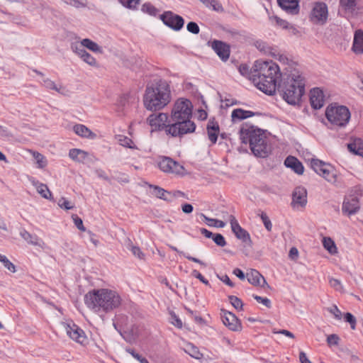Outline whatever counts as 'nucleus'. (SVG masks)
Returning a JSON list of instances; mask_svg holds the SVG:
<instances>
[{
  "instance_id": "2eb2a0df",
  "label": "nucleus",
  "mask_w": 363,
  "mask_h": 363,
  "mask_svg": "<svg viewBox=\"0 0 363 363\" xmlns=\"http://www.w3.org/2000/svg\"><path fill=\"white\" fill-rule=\"evenodd\" d=\"M169 121L167 114L163 113H152L147 118L149 125L154 130H162L164 128L166 130Z\"/></svg>"
},
{
  "instance_id": "473e14b6",
  "label": "nucleus",
  "mask_w": 363,
  "mask_h": 363,
  "mask_svg": "<svg viewBox=\"0 0 363 363\" xmlns=\"http://www.w3.org/2000/svg\"><path fill=\"white\" fill-rule=\"evenodd\" d=\"M350 152L363 157V140L360 138H356L352 143L347 145Z\"/></svg>"
},
{
  "instance_id": "052dcab7",
  "label": "nucleus",
  "mask_w": 363,
  "mask_h": 363,
  "mask_svg": "<svg viewBox=\"0 0 363 363\" xmlns=\"http://www.w3.org/2000/svg\"><path fill=\"white\" fill-rule=\"evenodd\" d=\"M130 250L135 257H137L140 259H144L145 254L141 251L139 247L132 245Z\"/></svg>"
},
{
  "instance_id": "bf43d9fd",
  "label": "nucleus",
  "mask_w": 363,
  "mask_h": 363,
  "mask_svg": "<svg viewBox=\"0 0 363 363\" xmlns=\"http://www.w3.org/2000/svg\"><path fill=\"white\" fill-rule=\"evenodd\" d=\"M126 351L128 353H130L135 359L138 360L140 363H148L149 362L146 358L143 357L141 355L136 353L133 350L127 349Z\"/></svg>"
},
{
  "instance_id": "c756f323",
  "label": "nucleus",
  "mask_w": 363,
  "mask_h": 363,
  "mask_svg": "<svg viewBox=\"0 0 363 363\" xmlns=\"http://www.w3.org/2000/svg\"><path fill=\"white\" fill-rule=\"evenodd\" d=\"M150 188L153 189L152 194L157 198L166 201H172V192L168 191L156 185L150 184Z\"/></svg>"
},
{
  "instance_id": "09e8293b",
  "label": "nucleus",
  "mask_w": 363,
  "mask_h": 363,
  "mask_svg": "<svg viewBox=\"0 0 363 363\" xmlns=\"http://www.w3.org/2000/svg\"><path fill=\"white\" fill-rule=\"evenodd\" d=\"M212 239L220 247H224L226 245L225 238L220 233L214 234Z\"/></svg>"
},
{
  "instance_id": "423d86ee",
  "label": "nucleus",
  "mask_w": 363,
  "mask_h": 363,
  "mask_svg": "<svg viewBox=\"0 0 363 363\" xmlns=\"http://www.w3.org/2000/svg\"><path fill=\"white\" fill-rule=\"evenodd\" d=\"M191 117L170 118L167 126L166 133L172 137H182L183 135L194 133L196 124L191 121Z\"/></svg>"
},
{
  "instance_id": "4d7b16f0",
  "label": "nucleus",
  "mask_w": 363,
  "mask_h": 363,
  "mask_svg": "<svg viewBox=\"0 0 363 363\" xmlns=\"http://www.w3.org/2000/svg\"><path fill=\"white\" fill-rule=\"evenodd\" d=\"M253 298L258 302L264 304L267 308H270L272 306L271 301L267 298H263L257 295H253Z\"/></svg>"
},
{
  "instance_id": "9d476101",
  "label": "nucleus",
  "mask_w": 363,
  "mask_h": 363,
  "mask_svg": "<svg viewBox=\"0 0 363 363\" xmlns=\"http://www.w3.org/2000/svg\"><path fill=\"white\" fill-rule=\"evenodd\" d=\"M67 335L78 343L84 345L86 342L84 332L73 321L69 320L62 323Z\"/></svg>"
},
{
  "instance_id": "f8f14e48",
  "label": "nucleus",
  "mask_w": 363,
  "mask_h": 363,
  "mask_svg": "<svg viewBox=\"0 0 363 363\" xmlns=\"http://www.w3.org/2000/svg\"><path fill=\"white\" fill-rule=\"evenodd\" d=\"M160 19L167 26L177 31L181 30L184 24L183 18L172 11H165L160 16Z\"/></svg>"
},
{
  "instance_id": "6ab92c4d",
  "label": "nucleus",
  "mask_w": 363,
  "mask_h": 363,
  "mask_svg": "<svg viewBox=\"0 0 363 363\" xmlns=\"http://www.w3.org/2000/svg\"><path fill=\"white\" fill-rule=\"evenodd\" d=\"M278 6L286 13L295 16L300 12V0H277Z\"/></svg>"
},
{
  "instance_id": "9b49d317",
  "label": "nucleus",
  "mask_w": 363,
  "mask_h": 363,
  "mask_svg": "<svg viewBox=\"0 0 363 363\" xmlns=\"http://www.w3.org/2000/svg\"><path fill=\"white\" fill-rule=\"evenodd\" d=\"M311 165L317 174L321 175L327 181L330 182H335L336 181V175L330 169V167L325 162L318 159H312Z\"/></svg>"
},
{
  "instance_id": "e2e57ef3",
  "label": "nucleus",
  "mask_w": 363,
  "mask_h": 363,
  "mask_svg": "<svg viewBox=\"0 0 363 363\" xmlns=\"http://www.w3.org/2000/svg\"><path fill=\"white\" fill-rule=\"evenodd\" d=\"M191 275L199 279L204 284L209 285V281L199 271L194 269L191 272Z\"/></svg>"
},
{
  "instance_id": "8fccbe9b",
  "label": "nucleus",
  "mask_w": 363,
  "mask_h": 363,
  "mask_svg": "<svg viewBox=\"0 0 363 363\" xmlns=\"http://www.w3.org/2000/svg\"><path fill=\"white\" fill-rule=\"evenodd\" d=\"M328 311L333 314L337 320H341L342 313L336 305H333L331 307L327 308Z\"/></svg>"
},
{
  "instance_id": "6e6552de",
  "label": "nucleus",
  "mask_w": 363,
  "mask_h": 363,
  "mask_svg": "<svg viewBox=\"0 0 363 363\" xmlns=\"http://www.w3.org/2000/svg\"><path fill=\"white\" fill-rule=\"evenodd\" d=\"M192 116V104L188 99H179L172 110L170 118H188Z\"/></svg>"
},
{
  "instance_id": "f03ea898",
  "label": "nucleus",
  "mask_w": 363,
  "mask_h": 363,
  "mask_svg": "<svg viewBox=\"0 0 363 363\" xmlns=\"http://www.w3.org/2000/svg\"><path fill=\"white\" fill-rule=\"evenodd\" d=\"M170 101L171 90L167 81L160 79L146 86L143 95V104L147 110L160 111L165 107Z\"/></svg>"
},
{
  "instance_id": "c03bdc74",
  "label": "nucleus",
  "mask_w": 363,
  "mask_h": 363,
  "mask_svg": "<svg viewBox=\"0 0 363 363\" xmlns=\"http://www.w3.org/2000/svg\"><path fill=\"white\" fill-rule=\"evenodd\" d=\"M228 298L230 301V303L235 309L239 311L243 310V303L240 298L235 296H229Z\"/></svg>"
},
{
  "instance_id": "37998d69",
  "label": "nucleus",
  "mask_w": 363,
  "mask_h": 363,
  "mask_svg": "<svg viewBox=\"0 0 363 363\" xmlns=\"http://www.w3.org/2000/svg\"><path fill=\"white\" fill-rule=\"evenodd\" d=\"M169 247H170V248H171L172 250H174V251L177 252V253H179V255H184V256L187 259L191 260V261H192V262H196V263H198V264H201V266H203V267H206V264L205 262H203V261L200 260L199 259L196 258V257H191V256H190V255H186L184 252L179 250H178L176 247H174V246H169Z\"/></svg>"
},
{
  "instance_id": "f704fd0d",
  "label": "nucleus",
  "mask_w": 363,
  "mask_h": 363,
  "mask_svg": "<svg viewBox=\"0 0 363 363\" xmlns=\"http://www.w3.org/2000/svg\"><path fill=\"white\" fill-rule=\"evenodd\" d=\"M80 45L82 46L81 48H86L95 53H102L101 48L97 43L89 38L83 39L80 42Z\"/></svg>"
},
{
  "instance_id": "4468645a",
  "label": "nucleus",
  "mask_w": 363,
  "mask_h": 363,
  "mask_svg": "<svg viewBox=\"0 0 363 363\" xmlns=\"http://www.w3.org/2000/svg\"><path fill=\"white\" fill-rule=\"evenodd\" d=\"M229 220L230 223L232 231L234 233L236 238L251 246L252 242L250 234L247 230H245L240 225L235 217L233 215H230L229 217Z\"/></svg>"
},
{
  "instance_id": "0e129e2a",
  "label": "nucleus",
  "mask_w": 363,
  "mask_h": 363,
  "mask_svg": "<svg viewBox=\"0 0 363 363\" xmlns=\"http://www.w3.org/2000/svg\"><path fill=\"white\" fill-rule=\"evenodd\" d=\"M120 323L121 325H123V326L126 328H128L129 325H128V317L125 316V315H119L118 318H117V320H116V323H115V325L117 326L118 329L119 328L118 326V323Z\"/></svg>"
},
{
  "instance_id": "3c124183",
  "label": "nucleus",
  "mask_w": 363,
  "mask_h": 363,
  "mask_svg": "<svg viewBox=\"0 0 363 363\" xmlns=\"http://www.w3.org/2000/svg\"><path fill=\"white\" fill-rule=\"evenodd\" d=\"M124 6L129 9H135L139 4L140 0H118Z\"/></svg>"
},
{
  "instance_id": "20e7f679",
  "label": "nucleus",
  "mask_w": 363,
  "mask_h": 363,
  "mask_svg": "<svg viewBox=\"0 0 363 363\" xmlns=\"http://www.w3.org/2000/svg\"><path fill=\"white\" fill-rule=\"evenodd\" d=\"M89 308L97 313H108L113 309V294L107 289H94L84 296Z\"/></svg>"
},
{
  "instance_id": "393cba45",
  "label": "nucleus",
  "mask_w": 363,
  "mask_h": 363,
  "mask_svg": "<svg viewBox=\"0 0 363 363\" xmlns=\"http://www.w3.org/2000/svg\"><path fill=\"white\" fill-rule=\"evenodd\" d=\"M72 130L76 135L83 138L94 140L97 136L95 133L83 124H75Z\"/></svg>"
},
{
  "instance_id": "774afa93",
  "label": "nucleus",
  "mask_w": 363,
  "mask_h": 363,
  "mask_svg": "<svg viewBox=\"0 0 363 363\" xmlns=\"http://www.w3.org/2000/svg\"><path fill=\"white\" fill-rule=\"evenodd\" d=\"M172 323L174 326H176L178 328H182V320L174 313L172 314Z\"/></svg>"
},
{
  "instance_id": "a19ab883",
  "label": "nucleus",
  "mask_w": 363,
  "mask_h": 363,
  "mask_svg": "<svg viewBox=\"0 0 363 363\" xmlns=\"http://www.w3.org/2000/svg\"><path fill=\"white\" fill-rule=\"evenodd\" d=\"M31 153L35 160L38 168L43 169L47 165V160L42 154L35 151H32Z\"/></svg>"
},
{
  "instance_id": "7c9ffc66",
  "label": "nucleus",
  "mask_w": 363,
  "mask_h": 363,
  "mask_svg": "<svg viewBox=\"0 0 363 363\" xmlns=\"http://www.w3.org/2000/svg\"><path fill=\"white\" fill-rule=\"evenodd\" d=\"M43 85L48 89L55 90L60 94L67 95L69 91L62 85L57 86L52 80L46 78L43 80Z\"/></svg>"
},
{
  "instance_id": "a878e982",
  "label": "nucleus",
  "mask_w": 363,
  "mask_h": 363,
  "mask_svg": "<svg viewBox=\"0 0 363 363\" xmlns=\"http://www.w3.org/2000/svg\"><path fill=\"white\" fill-rule=\"evenodd\" d=\"M207 133L208 139L213 144H215L218 139V135L220 132L219 125L214 118L210 119L207 124Z\"/></svg>"
},
{
  "instance_id": "5701e85b",
  "label": "nucleus",
  "mask_w": 363,
  "mask_h": 363,
  "mask_svg": "<svg viewBox=\"0 0 363 363\" xmlns=\"http://www.w3.org/2000/svg\"><path fill=\"white\" fill-rule=\"evenodd\" d=\"M292 203L303 207L307 203V191L303 186H297L292 194Z\"/></svg>"
},
{
  "instance_id": "69168bd1",
  "label": "nucleus",
  "mask_w": 363,
  "mask_h": 363,
  "mask_svg": "<svg viewBox=\"0 0 363 363\" xmlns=\"http://www.w3.org/2000/svg\"><path fill=\"white\" fill-rule=\"evenodd\" d=\"M330 284L337 291H340L342 289L340 281L338 279L331 278L329 281Z\"/></svg>"
},
{
  "instance_id": "680f3d73",
  "label": "nucleus",
  "mask_w": 363,
  "mask_h": 363,
  "mask_svg": "<svg viewBox=\"0 0 363 363\" xmlns=\"http://www.w3.org/2000/svg\"><path fill=\"white\" fill-rule=\"evenodd\" d=\"M129 97V93H125L121 95L118 100V106L124 107L128 104Z\"/></svg>"
},
{
  "instance_id": "0eeeda50",
  "label": "nucleus",
  "mask_w": 363,
  "mask_h": 363,
  "mask_svg": "<svg viewBox=\"0 0 363 363\" xmlns=\"http://www.w3.org/2000/svg\"><path fill=\"white\" fill-rule=\"evenodd\" d=\"M327 119L337 126L345 125L350 118V112L345 106H328L325 111Z\"/></svg>"
},
{
  "instance_id": "f257e3e1",
  "label": "nucleus",
  "mask_w": 363,
  "mask_h": 363,
  "mask_svg": "<svg viewBox=\"0 0 363 363\" xmlns=\"http://www.w3.org/2000/svg\"><path fill=\"white\" fill-rule=\"evenodd\" d=\"M284 74L280 72L279 66L272 61H256L251 79L254 84L267 95H273L277 91L278 79Z\"/></svg>"
},
{
  "instance_id": "b1692460",
  "label": "nucleus",
  "mask_w": 363,
  "mask_h": 363,
  "mask_svg": "<svg viewBox=\"0 0 363 363\" xmlns=\"http://www.w3.org/2000/svg\"><path fill=\"white\" fill-rule=\"evenodd\" d=\"M310 102L314 109L320 108L324 104L323 91L319 88H314L310 92Z\"/></svg>"
},
{
  "instance_id": "4c0bfd02",
  "label": "nucleus",
  "mask_w": 363,
  "mask_h": 363,
  "mask_svg": "<svg viewBox=\"0 0 363 363\" xmlns=\"http://www.w3.org/2000/svg\"><path fill=\"white\" fill-rule=\"evenodd\" d=\"M115 138L118 140L119 144L123 147H128L130 149H138L133 141L126 136L119 135L115 136Z\"/></svg>"
},
{
  "instance_id": "c85d7f7f",
  "label": "nucleus",
  "mask_w": 363,
  "mask_h": 363,
  "mask_svg": "<svg viewBox=\"0 0 363 363\" xmlns=\"http://www.w3.org/2000/svg\"><path fill=\"white\" fill-rule=\"evenodd\" d=\"M352 50L356 54L363 53V31L361 30H357L354 33Z\"/></svg>"
},
{
  "instance_id": "79ce46f5",
  "label": "nucleus",
  "mask_w": 363,
  "mask_h": 363,
  "mask_svg": "<svg viewBox=\"0 0 363 363\" xmlns=\"http://www.w3.org/2000/svg\"><path fill=\"white\" fill-rule=\"evenodd\" d=\"M206 7L211 8L213 10L220 11L223 10L222 5L217 0H199Z\"/></svg>"
},
{
  "instance_id": "412c9836",
  "label": "nucleus",
  "mask_w": 363,
  "mask_h": 363,
  "mask_svg": "<svg viewBox=\"0 0 363 363\" xmlns=\"http://www.w3.org/2000/svg\"><path fill=\"white\" fill-rule=\"evenodd\" d=\"M118 329L115 325V329L118 330L122 337L128 342L132 343L135 342L138 336L137 328L134 325H130L125 328L123 325L118 323Z\"/></svg>"
},
{
  "instance_id": "aec40b11",
  "label": "nucleus",
  "mask_w": 363,
  "mask_h": 363,
  "mask_svg": "<svg viewBox=\"0 0 363 363\" xmlns=\"http://www.w3.org/2000/svg\"><path fill=\"white\" fill-rule=\"evenodd\" d=\"M212 48L223 61L225 62L229 59L230 48L227 43L215 40L212 43Z\"/></svg>"
},
{
  "instance_id": "49530a36",
  "label": "nucleus",
  "mask_w": 363,
  "mask_h": 363,
  "mask_svg": "<svg viewBox=\"0 0 363 363\" xmlns=\"http://www.w3.org/2000/svg\"><path fill=\"white\" fill-rule=\"evenodd\" d=\"M142 11L152 16H156L158 11L157 9L150 3L144 4L142 6Z\"/></svg>"
},
{
  "instance_id": "6e6d98bb",
  "label": "nucleus",
  "mask_w": 363,
  "mask_h": 363,
  "mask_svg": "<svg viewBox=\"0 0 363 363\" xmlns=\"http://www.w3.org/2000/svg\"><path fill=\"white\" fill-rule=\"evenodd\" d=\"M187 30L193 34H198L200 31L198 24L195 22H189L186 26Z\"/></svg>"
},
{
  "instance_id": "72a5a7b5",
  "label": "nucleus",
  "mask_w": 363,
  "mask_h": 363,
  "mask_svg": "<svg viewBox=\"0 0 363 363\" xmlns=\"http://www.w3.org/2000/svg\"><path fill=\"white\" fill-rule=\"evenodd\" d=\"M75 52L84 61L91 66H96L95 58L88 53L84 48L76 47Z\"/></svg>"
},
{
  "instance_id": "dca6fc26",
  "label": "nucleus",
  "mask_w": 363,
  "mask_h": 363,
  "mask_svg": "<svg viewBox=\"0 0 363 363\" xmlns=\"http://www.w3.org/2000/svg\"><path fill=\"white\" fill-rule=\"evenodd\" d=\"M360 208L359 201L357 197L350 195L346 196L342 203V213L347 216L355 214Z\"/></svg>"
},
{
  "instance_id": "c9c22d12",
  "label": "nucleus",
  "mask_w": 363,
  "mask_h": 363,
  "mask_svg": "<svg viewBox=\"0 0 363 363\" xmlns=\"http://www.w3.org/2000/svg\"><path fill=\"white\" fill-rule=\"evenodd\" d=\"M359 0H340V6L347 13H353Z\"/></svg>"
},
{
  "instance_id": "338daca9",
  "label": "nucleus",
  "mask_w": 363,
  "mask_h": 363,
  "mask_svg": "<svg viewBox=\"0 0 363 363\" xmlns=\"http://www.w3.org/2000/svg\"><path fill=\"white\" fill-rule=\"evenodd\" d=\"M239 72L243 76L250 75V77L251 78L252 72L253 71L250 72V73L249 67L247 65H241L239 67Z\"/></svg>"
},
{
  "instance_id": "ea45409f",
  "label": "nucleus",
  "mask_w": 363,
  "mask_h": 363,
  "mask_svg": "<svg viewBox=\"0 0 363 363\" xmlns=\"http://www.w3.org/2000/svg\"><path fill=\"white\" fill-rule=\"evenodd\" d=\"M37 191L40 194L43 198L50 199L52 196V193L49 190L47 185L44 184H38L36 185Z\"/></svg>"
},
{
  "instance_id": "cd10ccee",
  "label": "nucleus",
  "mask_w": 363,
  "mask_h": 363,
  "mask_svg": "<svg viewBox=\"0 0 363 363\" xmlns=\"http://www.w3.org/2000/svg\"><path fill=\"white\" fill-rule=\"evenodd\" d=\"M258 113H255L251 111H245L242 108L234 109L231 114L232 121H241L252 116H254Z\"/></svg>"
},
{
  "instance_id": "2f4dec72",
  "label": "nucleus",
  "mask_w": 363,
  "mask_h": 363,
  "mask_svg": "<svg viewBox=\"0 0 363 363\" xmlns=\"http://www.w3.org/2000/svg\"><path fill=\"white\" fill-rule=\"evenodd\" d=\"M20 234L21 236L28 243L43 248L45 245L44 242L40 238H38L37 236L32 235L30 233H29L28 231L25 230L21 231Z\"/></svg>"
},
{
  "instance_id": "ddd939ff",
  "label": "nucleus",
  "mask_w": 363,
  "mask_h": 363,
  "mask_svg": "<svg viewBox=\"0 0 363 363\" xmlns=\"http://www.w3.org/2000/svg\"><path fill=\"white\" fill-rule=\"evenodd\" d=\"M159 168L167 173H172L175 174H182L184 168L177 162L169 157H163L158 163Z\"/></svg>"
},
{
  "instance_id": "e433bc0d",
  "label": "nucleus",
  "mask_w": 363,
  "mask_h": 363,
  "mask_svg": "<svg viewBox=\"0 0 363 363\" xmlns=\"http://www.w3.org/2000/svg\"><path fill=\"white\" fill-rule=\"evenodd\" d=\"M185 352L189 354L191 357L196 359H200L203 357L202 353L200 352L199 348L196 346H194L191 343H188L186 345V347L184 348Z\"/></svg>"
},
{
  "instance_id": "de8ad7c7",
  "label": "nucleus",
  "mask_w": 363,
  "mask_h": 363,
  "mask_svg": "<svg viewBox=\"0 0 363 363\" xmlns=\"http://www.w3.org/2000/svg\"><path fill=\"white\" fill-rule=\"evenodd\" d=\"M57 203L61 208H64L65 210H70L74 207V204L67 200L65 197H61Z\"/></svg>"
},
{
  "instance_id": "1a4fd4ad",
  "label": "nucleus",
  "mask_w": 363,
  "mask_h": 363,
  "mask_svg": "<svg viewBox=\"0 0 363 363\" xmlns=\"http://www.w3.org/2000/svg\"><path fill=\"white\" fill-rule=\"evenodd\" d=\"M328 17V9L326 4L315 2L310 13L311 21L315 24L323 25L326 23Z\"/></svg>"
},
{
  "instance_id": "a211bd4d",
  "label": "nucleus",
  "mask_w": 363,
  "mask_h": 363,
  "mask_svg": "<svg viewBox=\"0 0 363 363\" xmlns=\"http://www.w3.org/2000/svg\"><path fill=\"white\" fill-rule=\"evenodd\" d=\"M69 157L72 160L83 164L92 162L95 160L93 155L78 148L71 149L69 152Z\"/></svg>"
},
{
  "instance_id": "39448f33",
  "label": "nucleus",
  "mask_w": 363,
  "mask_h": 363,
  "mask_svg": "<svg viewBox=\"0 0 363 363\" xmlns=\"http://www.w3.org/2000/svg\"><path fill=\"white\" fill-rule=\"evenodd\" d=\"M240 138L242 143H249L252 152L255 155L260 157H266L269 152L267 143V137L260 129L241 128Z\"/></svg>"
},
{
  "instance_id": "4be33fe9",
  "label": "nucleus",
  "mask_w": 363,
  "mask_h": 363,
  "mask_svg": "<svg viewBox=\"0 0 363 363\" xmlns=\"http://www.w3.org/2000/svg\"><path fill=\"white\" fill-rule=\"evenodd\" d=\"M246 277L247 281L254 286H259L264 289L270 288L264 277L256 269H251L247 273Z\"/></svg>"
},
{
  "instance_id": "5fc2aeb1",
  "label": "nucleus",
  "mask_w": 363,
  "mask_h": 363,
  "mask_svg": "<svg viewBox=\"0 0 363 363\" xmlns=\"http://www.w3.org/2000/svg\"><path fill=\"white\" fill-rule=\"evenodd\" d=\"M260 218L264 223V227L266 228V229L268 230V231H271L272 230V223H271V220L269 218V217L267 216V215L262 212L261 216H260Z\"/></svg>"
},
{
  "instance_id": "58836bf2",
  "label": "nucleus",
  "mask_w": 363,
  "mask_h": 363,
  "mask_svg": "<svg viewBox=\"0 0 363 363\" xmlns=\"http://www.w3.org/2000/svg\"><path fill=\"white\" fill-rule=\"evenodd\" d=\"M324 247L332 255L337 252V247L330 238H324L323 240Z\"/></svg>"
},
{
  "instance_id": "13d9d810",
  "label": "nucleus",
  "mask_w": 363,
  "mask_h": 363,
  "mask_svg": "<svg viewBox=\"0 0 363 363\" xmlns=\"http://www.w3.org/2000/svg\"><path fill=\"white\" fill-rule=\"evenodd\" d=\"M340 337L335 334L329 335L327 337V342L328 345H337L339 344Z\"/></svg>"
},
{
  "instance_id": "603ef678",
  "label": "nucleus",
  "mask_w": 363,
  "mask_h": 363,
  "mask_svg": "<svg viewBox=\"0 0 363 363\" xmlns=\"http://www.w3.org/2000/svg\"><path fill=\"white\" fill-rule=\"evenodd\" d=\"M72 218L76 225V227L81 231H85L86 228L83 225L82 220L76 214L72 216Z\"/></svg>"
},
{
  "instance_id": "f3484780",
  "label": "nucleus",
  "mask_w": 363,
  "mask_h": 363,
  "mask_svg": "<svg viewBox=\"0 0 363 363\" xmlns=\"http://www.w3.org/2000/svg\"><path fill=\"white\" fill-rule=\"evenodd\" d=\"M221 312L223 323L225 326L233 331L241 330V323L234 313L225 310H221Z\"/></svg>"
},
{
  "instance_id": "864d4df0",
  "label": "nucleus",
  "mask_w": 363,
  "mask_h": 363,
  "mask_svg": "<svg viewBox=\"0 0 363 363\" xmlns=\"http://www.w3.org/2000/svg\"><path fill=\"white\" fill-rule=\"evenodd\" d=\"M345 320L350 324V327L352 330L355 329L356 326V318L350 313H346L344 315Z\"/></svg>"
},
{
  "instance_id": "a18cd8bd",
  "label": "nucleus",
  "mask_w": 363,
  "mask_h": 363,
  "mask_svg": "<svg viewBox=\"0 0 363 363\" xmlns=\"http://www.w3.org/2000/svg\"><path fill=\"white\" fill-rule=\"evenodd\" d=\"M0 262L3 263L4 266L10 272L14 273L16 272V267L15 265L9 260V259L0 254Z\"/></svg>"
},
{
  "instance_id": "bb28decb",
  "label": "nucleus",
  "mask_w": 363,
  "mask_h": 363,
  "mask_svg": "<svg viewBox=\"0 0 363 363\" xmlns=\"http://www.w3.org/2000/svg\"><path fill=\"white\" fill-rule=\"evenodd\" d=\"M284 164L287 167L291 168L298 174H302L304 171V167L302 163L296 157L289 156L284 161Z\"/></svg>"
},
{
  "instance_id": "7ed1b4c3",
  "label": "nucleus",
  "mask_w": 363,
  "mask_h": 363,
  "mask_svg": "<svg viewBox=\"0 0 363 363\" xmlns=\"http://www.w3.org/2000/svg\"><path fill=\"white\" fill-rule=\"evenodd\" d=\"M277 90L289 104L296 105L305 92L303 78L298 72L284 73L277 86Z\"/></svg>"
}]
</instances>
